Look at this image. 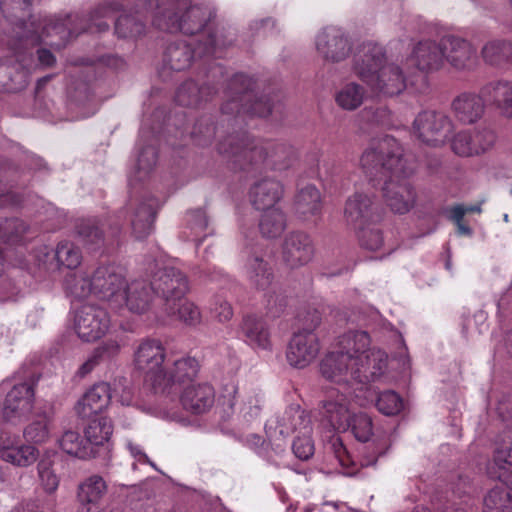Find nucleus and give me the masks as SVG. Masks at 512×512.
Wrapping results in <instances>:
<instances>
[{
	"label": "nucleus",
	"instance_id": "60",
	"mask_svg": "<svg viewBox=\"0 0 512 512\" xmlns=\"http://www.w3.org/2000/svg\"><path fill=\"white\" fill-rule=\"evenodd\" d=\"M40 485L48 494L54 493L59 486V478L53 469L50 458H42L37 464Z\"/></svg>",
	"mask_w": 512,
	"mask_h": 512
},
{
	"label": "nucleus",
	"instance_id": "27",
	"mask_svg": "<svg viewBox=\"0 0 512 512\" xmlns=\"http://www.w3.org/2000/svg\"><path fill=\"white\" fill-rule=\"evenodd\" d=\"M158 208L159 202L155 197L145 198L133 207L131 228L137 239H144L152 232Z\"/></svg>",
	"mask_w": 512,
	"mask_h": 512
},
{
	"label": "nucleus",
	"instance_id": "12",
	"mask_svg": "<svg viewBox=\"0 0 512 512\" xmlns=\"http://www.w3.org/2000/svg\"><path fill=\"white\" fill-rule=\"evenodd\" d=\"M75 331L86 342L98 340L107 332L110 318L102 307L85 304L76 313Z\"/></svg>",
	"mask_w": 512,
	"mask_h": 512
},
{
	"label": "nucleus",
	"instance_id": "10",
	"mask_svg": "<svg viewBox=\"0 0 512 512\" xmlns=\"http://www.w3.org/2000/svg\"><path fill=\"white\" fill-rule=\"evenodd\" d=\"M39 380V375L32 374L29 381L16 384L7 393L2 417L7 422H15L28 415L34 406V386Z\"/></svg>",
	"mask_w": 512,
	"mask_h": 512
},
{
	"label": "nucleus",
	"instance_id": "13",
	"mask_svg": "<svg viewBox=\"0 0 512 512\" xmlns=\"http://www.w3.org/2000/svg\"><path fill=\"white\" fill-rule=\"evenodd\" d=\"M93 294L105 301L123 300L124 276L114 265H100L90 276Z\"/></svg>",
	"mask_w": 512,
	"mask_h": 512
},
{
	"label": "nucleus",
	"instance_id": "20",
	"mask_svg": "<svg viewBox=\"0 0 512 512\" xmlns=\"http://www.w3.org/2000/svg\"><path fill=\"white\" fill-rule=\"evenodd\" d=\"M371 339L366 331L350 330L341 336L337 341V349L349 356L354 365L366 364L369 360V366H373L372 353L381 351L370 347Z\"/></svg>",
	"mask_w": 512,
	"mask_h": 512
},
{
	"label": "nucleus",
	"instance_id": "30",
	"mask_svg": "<svg viewBox=\"0 0 512 512\" xmlns=\"http://www.w3.org/2000/svg\"><path fill=\"white\" fill-rule=\"evenodd\" d=\"M28 78V69L14 58L0 61V92H20L27 87Z\"/></svg>",
	"mask_w": 512,
	"mask_h": 512
},
{
	"label": "nucleus",
	"instance_id": "28",
	"mask_svg": "<svg viewBox=\"0 0 512 512\" xmlns=\"http://www.w3.org/2000/svg\"><path fill=\"white\" fill-rule=\"evenodd\" d=\"M217 91L214 85H199L193 80H187L178 87L174 99L180 106L198 108L210 101Z\"/></svg>",
	"mask_w": 512,
	"mask_h": 512
},
{
	"label": "nucleus",
	"instance_id": "50",
	"mask_svg": "<svg viewBox=\"0 0 512 512\" xmlns=\"http://www.w3.org/2000/svg\"><path fill=\"white\" fill-rule=\"evenodd\" d=\"M118 4L109 3L106 5H102L97 7L91 14L88 19L89 24H86V20L83 19L80 25V31L82 32H90V33H102L106 32L109 29V24L105 21H102V18L108 17L109 13L112 11L118 10Z\"/></svg>",
	"mask_w": 512,
	"mask_h": 512
},
{
	"label": "nucleus",
	"instance_id": "41",
	"mask_svg": "<svg viewBox=\"0 0 512 512\" xmlns=\"http://www.w3.org/2000/svg\"><path fill=\"white\" fill-rule=\"evenodd\" d=\"M287 226L285 213L281 208L265 209L259 220V230L263 237L277 238Z\"/></svg>",
	"mask_w": 512,
	"mask_h": 512
},
{
	"label": "nucleus",
	"instance_id": "35",
	"mask_svg": "<svg viewBox=\"0 0 512 512\" xmlns=\"http://www.w3.org/2000/svg\"><path fill=\"white\" fill-rule=\"evenodd\" d=\"M321 194L314 185H306L297 190L294 201V214L301 220L307 221L321 213Z\"/></svg>",
	"mask_w": 512,
	"mask_h": 512
},
{
	"label": "nucleus",
	"instance_id": "43",
	"mask_svg": "<svg viewBox=\"0 0 512 512\" xmlns=\"http://www.w3.org/2000/svg\"><path fill=\"white\" fill-rule=\"evenodd\" d=\"M3 1L4 0H0V10L7 21L21 30L16 32L17 36L20 38L22 33L27 32V30L31 28V26L28 27L26 21L27 18H31L29 13L30 0H23L19 8V4H17L15 0L7 1L6 5L3 4Z\"/></svg>",
	"mask_w": 512,
	"mask_h": 512
},
{
	"label": "nucleus",
	"instance_id": "8",
	"mask_svg": "<svg viewBox=\"0 0 512 512\" xmlns=\"http://www.w3.org/2000/svg\"><path fill=\"white\" fill-rule=\"evenodd\" d=\"M165 356V348L158 339H144L134 352L136 368L145 373L147 381L151 382L156 392L159 382L165 378L163 375Z\"/></svg>",
	"mask_w": 512,
	"mask_h": 512
},
{
	"label": "nucleus",
	"instance_id": "17",
	"mask_svg": "<svg viewBox=\"0 0 512 512\" xmlns=\"http://www.w3.org/2000/svg\"><path fill=\"white\" fill-rule=\"evenodd\" d=\"M320 351L319 339L312 329H303L293 334L287 348V361L295 368L308 366Z\"/></svg>",
	"mask_w": 512,
	"mask_h": 512
},
{
	"label": "nucleus",
	"instance_id": "34",
	"mask_svg": "<svg viewBox=\"0 0 512 512\" xmlns=\"http://www.w3.org/2000/svg\"><path fill=\"white\" fill-rule=\"evenodd\" d=\"M245 341L252 347L270 350L272 348L271 333L266 321L256 315L243 317L240 325Z\"/></svg>",
	"mask_w": 512,
	"mask_h": 512
},
{
	"label": "nucleus",
	"instance_id": "53",
	"mask_svg": "<svg viewBox=\"0 0 512 512\" xmlns=\"http://www.w3.org/2000/svg\"><path fill=\"white\" fill-rule=\"evenodd\" d=\"M235 35L225 27H216L209 32L204 43V53L213 55L217 50L231 46L235 42Z\"/></svg>",
	"mask_w": 512,
	"mask_h": 512
},
{
	"label": "nucleus",
	"instance_id": "3",
	"mask_svg": "<svg viewBox=\"0 0 512 512\" xmlns=\"http://www.w3.org/2000/svg\"><path fill=\"white\" fill-rule=\"evenodd\" d=\"M360 165L370 180L384 182L401 175L410 176L414 172V167L404 158L402 147L391 136H385L366 149L360 158Z\"/></svg>",
	"mask_w": 512,
	"mask_h": 512
},
{
	"label": "nucleus",
	"instance_id": "15",
	"mask_svg": "<svg viewBox=\"0 0 512 512\" xmlns=\"http://www.w3.org/2000/svg\"><path fill=\"white\" fill-rule=\"evenodd\" d=\"M387 63L383 46L374 42L362 43L353 56L354 74L365 84Z\"/></svg>",
	"mask_w": 512,
	"mask_h": 512
},
{
	"label": "nucleus",
	"instance_id": "31",
	"mask_svg": "<svg viewBox=\"0 0 512 512\" xmlns=\"http://www.w3.org/2000/svg\"><path fill=\"white\" fill-rule=\"evenodd\" d=\"M492 477L512 489V438L507 437L496 443L493 463L489 467Z\"/></svg>",
	"mask_w": 512,
	"mask_h": 512
},
{
	"label": "nucleus",
	"instance_id": "22",
	"mask_svg": "<svg viewBox=\"0 0 512 512\" xmlns=\"http://www.w3.org/2000/svg\"><path fill=\"white\" fill-rule=\"evenodd\" d=\"M408 62L424 73L439 71L444 66L440 40H422L414 45Z\"/></svg>",
	"mask_w": 512,
	"mask_h": 512
},
{
	"label": "nucleus",
	"instance_id": "62",
	"mask_svg": "<svg viewBox=\"0 0 512 512\" xmlns=\"http://www.w3.org/2000/svg\"><path fill=\"white\" fill-rule=\"evenodd\" d=\"M356 230L361 247L370 251H377L383 246V235L379 228L368 224Z\"/></svg>",
	"mask_w": 512,
	"mask_h": 512
},
{
	"label": "nucleus",
	"instance_id": "23",
	"mask_svg": "<svg viewBox=\"0 0 512 512\" xmlns=\"http://www.w3.org/2000/svg\"><path fill=\"white\" fill-rule=\"evenodd\" d=\"M320 414L334 430L346 431L349 429L351 414L347 398L343 393L336 390L330 391L327 399L321 401Z\"/></svg>",
	"mask_w": 512,
	"mask_h": 512
},
{
	"label": "nucleus",
	"instance_id": "46",
	"mask_svg": "<svg viewBox=\"0 0 512 512\" xmlns=\"http://www.w3.org/2000/svg\"><path fill=\"white\" fill-rule=\"evenodd\" d=\"M282 108V104L279 100H274L270 96H261L259 98H255L252 101V97L250 100H245V103H241L240 105V113H247L253 116L258 117H267L273 113V111H280Z\"/></svg>",
	"mask_w": 512,
	"mask_h": 512
},
{
	"label": "nucleus",
	"instance_id": "40",
	"mask_svg": "<svg viewBox=\"0 0 512 512\" xmlns=\"http://www.w3.org/2000/svg\"><path fill=\"white\" fill-rule=\"evenodd\" d=\"M193 59V50L185 42L170 43L163 57L164 65L173 71H183L187 69Z\"/></svg>",
	"mask_w": 512,
	"mask_h": 512
},
{
	"label": "nucleus",
	"instance_id": "44",
	"mask_svg": "<svg viewBox=\"0 0 512 512\" xmlns=\"http://www.w3.org/2000/svg\"><path fill=\"white\" fill-rule=\"evenodd\" d=\"M173 308L168 309L167 307L162 308L163 312L178 321H181L189 326H196L201 322V312L199 308L184 297L181 301H176Z\"/></svg>",
	"mask_w": 512,
	"mask_h": 512
},
{
	"label": "nucleus",
	"instance_id": "45",
	"mask_svg": "<svg viewBox=\"0 0 512 512\" xmlns=\"http://www.w3.org/2000/svg\"><path fill=\"white\" fill-rule=\"evenodd\" d=\"M60 448L67 454L81 459L93 458L91 446H86L85 439L73 430H67L58 440Z\"/></svg>",
	"mask_w": 512,
	"mask_h": 512
},
{
	"label": "nucleus",
	"instance_id": "7",
	"mask_svg": "<svg viewBox=\"0 0 512 512\" xmlns=\"http://www.w3.org/2000/svg\"><path fill=\"white\" fill-rule=\"evenodd\" d=\"M83 22V18L79 16L67 15L62 19H50L42 28L40 33L37 27H34V22H30L31 28L27 32L20 35V40L24 45H35L37 44L42 36H53L57 35L60 38V42H50L51 46H56L58 49L64 47L68 41L76 38L80 33L79 23Z\"/></svg>",
	"mask_w": 512,
	"mask_h": 512
},
{
	"label": "nucleus",
	"instance_id": "63",
	"mask_svg": "<svg viewBox=\"0 0 512 512\" xmlns=\"http://www.w3.org/2000/svg\"><path fill=\"white\" fill-rule=\"evenodd\" d=\"M362 124L367 128L386 125L390 122V111L387 107H365L358 115Z\"/></svg>",
	"mask_w": 512,
	"mask_h": 512
},
{
	"label": "nucleus",
	"instance_id": "47",
	"mask_svg": "<svg viewBox=\"0 0 512 512\" xmlns=\"http://www.w3.org/2000/svg\"><path fill=\"white\" fill-rule=\"evenodd\" d=\"M63 287L67 294L77 299L93 294L90 276L85 273L69 272L64 278Z\"/></svg>",
	"mask_w": 512,
	"mask_h": 512
},
{
	"label": "nucleus",
	"instance_id": "4",
	"mask_svg": "<svg viewBox=\"0 0 512 512\" xmlns=\"http://www.w3.org/2000/svg\"><path fill=\"white\" fill-rule=\"evenodd\" d=\"M372 355V367L368 365L369 361L358 366L336 348L321 360L320 373L325 379L335 383H349L353 380L366 384L375 381L387 367V355L384 351H375Z\"/></svg>",
	"mask_w": 512,
	"mask_h": 512
},
{
	"label": "nucleus",
	"instance_id": "64",
	"mask_svg": "<svg viewBox=\"0 0 512 512\" xmlns=\"http://www.w3.org/2000/svg\"><path fill=\"white\" fill-rule=\"evenodd\" d=\"M390 447V441L386 436L377 437L373 442L364 447L362 466L375 465L380 456L385 455Z\"/></svg>",
	"mask_w": 512,
	"mask_h": 512
},
{
	"label": "nucleus",
	"instance_id": "38",
	"mask_svg": "<svg viewBox=\"0 0 512 512\" xmlns=\"http://www.w3.org/2000/svg\"><path fill=\"white\" fill-rule=\"evenodd\" d=\"M480 55L490 66H502L512 61V42L507 39H491L484 43Z\"/></svg>",
	"mask_w": 512,
	"mask_h": 512
},
{
	"label": "nucleus",
	"instance_id": "55",
	"mask_svg": "<svg viewBox=\"0 0 512 512\" xmlns=\"http://www.w3.org/2000/svg\"><path fill=\"white\" fill-rule=\"evenodd\" d=\"M157 158L158 152L154 146L144 147L138 156L135 175L130 180V183L132 184L134 181L141 182L147 179L156 166Z\"/></svg>",
	"mask_w": 512,
	"mask_h": 512
},
{
	"label": "nucleus",
	"instance_id": "37",
	"mask_svg": "<svg viewBox=\"0 0 512 512\" xmlns=\"http://www.w3.org/2000/svg\"><path fill=\"white\" fill-rule=\"evenodd\" d=\"M482 97L495 105L506 117H512V83L505 80L491 81L481 88Z\"/></svg>",
	"mask_w": 512,
	"mask_h": 512
},
{
	"label": "nucleus",
	"instance_id": "21",
	"mask_svg": "<svg viewBox=\"0 0 512 512\" xmlns=\"http://www.w3.org/2000/svg\"><path fill=\"white\" fill-rule=\"evenodd\" d=\"M408 176L391 178L384 182L383 198L392 212L405 214L414 206L416 193L407 180Z\"/></svg>",
	"mask_w": 512,
	"mask_h": 512
},
{
	"label": "nucleus",
	"instance_id": "56",
	"mask_svg": "<svg viewBox=\"0 0 512 512\" xmlns=\"http://www.w3.org/2000/svg\"><path fill=\"white\" fill-rule=\"evenodd\" d=\"M216 135V125L212 116H201L195 122L191 137L199 146L209 145Z\"/></svg>",
	"mask_w": 512,
	"mask_h": 512
},
{
	"label": "nucleus",
	"instance_id": "19",
	"mask_svg": "<svg viewBox=\"0 0 512 512\" xmlns=\"http://www.w3.org/2000/svg\"><path fill=\"white\" fill-rule=\"evenodd\" d=\"M365 85L377 96L393 97L406 88V78L401 67L386 63Z\"/></svg>",
	"mask_w": 512,
	"mask_h": 512
},
{
	"label": "nucleus",
	"instance_id": "14",
	"mask_svg": "<svg viewBox=\"0 0 512 512\" xmlns=\"http://www.w3.org/2000/svg\"><path fill=\"white\" fill-rule=\"evenodd\" d=\"M314 243L303 231L289 232L282 243V260L290 269L308 264L314 257Z\"/></svg>",
	"mask_w": 512,
	"mask_h": 512
},
{
	"label": "nucleus",
	"instance_id": "29",
	"mask_svg": "<svg viewBox=\"0 0 512 512\" xmlns=\"http://www.w3.org/2000/svg\"><path fill=\"white\" fill-rule=\"evenodd\" d=\"M111 401V388L108 383L95 384L81 400L75 409L81 418H90L92 415L101 413Z\"/></svg>",
	"mask_w": 512,
	"mask_h": 512
},
{
	"label": "nucleus",
	"instance_id": "11",
	"mask_svg": "<svg viewBox=\"0 0 512 512\" xmlns=\"http://www.w3.org/2000/svg\"><path fill=\"white\" fill-rule=\"evenodd\" d=\"M413 129L422 142L437 146L444 143L452 131V122L442 112L423 111L415 118Z\"/></svg>",
	"mask_w": 512,
	"mask_h": 512
},
{
	"label": "nucleus",
	"instance_id": "61",
	"mask_svg": "<svg viewBox=\"0 0 512 512\" xmlns=\"http://www.w3.org/2000/svg\"><path fill=\"white\" fill-rule=\"evenodd\" d=\"M27 230L28 226L23 220L18 218L5 219L0 224V240L5 243H15L22 238Z\"/></svg>",
	"mask_w": 512,
	"mask_h": 512
},
{
	"label": "nucleus",
	"instance_id": "57",
	"mask_svg": "<svg viewBox=\"0 0 512 512\" xmlns=\"http://www.w3.org/2000/svg\"><path fill=\"white\" fill-rule=\"evenodd\" d=\"M145 31V23L140 18L124 14L115 22V33L121 38L140 36Z\"/></svg>",
	"mask_w": 512,
	"mask_h": 512
},
{
	"label": "nucleus",
	"instance_id": "6",
	"mask_svg": "<svg viewBox=\"0 0 512 512\" xmlns=\"http://www.w3.org/2000/svg\"><path fill=\"white\" fill-rule=\"evenodd\" d=\"M121 231V225L117 221L101 222L96 218L81 219L75 226L79 240L90 250L118 244Z\"/></svg>",
	"mask_w": 512,
	"mask_h": 512
},
{
	"label": "nucleus",
	"instance_id": "48",
	"mask_svg": "<svg viewBox=\"0 0 512 512\" xmlns=\"http://www.w3.org/2000/svg\"><path fill=\"white\" fill-rule=\"evenodd\" d=\"M249 280L251 284L259 289H267L273 281L274 275L268 262L260 257H254L249 264Z\"/></svg>",
	"mask_w": 512,
	"mask_h": 512
},
{
	"label": "nucleus",
	"instance_id": "2",
	"mask_svg": "<svg viewBox=\"0 0 512 512\" xmlns=\"http://www.w3.org/2000/svg\"><path fill=\"white\" fill-rule=\"evenodd\" d=\"M153 11L152 23L159 30L194 35L201 32L215 18L207 6L193 5V0H140Z\"/></svg>",
	"mask_w": 512,
	"mask_h": 512
},
{
	"label": "nucleus",
	"instance_id": "25",
	"mask_svg": "<svg viewBox=\"0 0 512 512\" xmlns=\"http://www.w3.org/2000/svg\"><path fill=\"white\" fill-rule=\"evenodd\" d=\"M284 189L282 184L272 178L256 181L250 188V200L257 210L278 208L276 204L282 199Z\"/></svg>",
	"mask_w": 512,
	"mask_h": 512
},
{
	"label": "nucleus",
	"instance_id": "36",
	"mask_svg": "<svg viewBox=\"0 0 512 512\" xmlns=\"http://www.w3.org/2000/svg\"><path fill=\"white\" fill-rule=\"evenodd\" d=\"M123 293L128 309L137 314L145 313L151 306L154 290L150 282L135 280L125 285Z\"/></svg>",
	"mask_w": 512,
	"mask_h": 512
},
{
	"label": "nucleus",
	"instance_id": "18",
	"mask_svg": "<svg viewBox=\"0 0 512 512\" xmlns=\"http://www.w3.org/2000/svg\"><path fill=\"white\" fill-rule=\"evenodd\" d=\"M316 48L325 61L338 63L350 55L352 43L340 28L327 27L318 34Z\"/></svg>",
	"mask_w": 512,
	"mask_h": 512
},
{
	"label": "nucleus",
	"instance_id": "39",
	"mask_svg": "<svg viewBox=\"0 0 512 512\" xmlns=\"http://www.w3.org/2000/svg\"><path fill=\"white\" fill-rule=\"evenodd\" d=\"M113 433L112 421L104 416L92 419L84 430L86 446H91L93 457Z\"/></svg>",
	"mask_w": 512,
	"mask_h": 512
},
{
	"label": "nucleus",
	"instance_id": "54",
	"mask_svg": "<svg viewBox=\"0 0 512 512\" xmlns=\"http://www.w3.org/2000/svg\"><path fill=\"white\" fill-rule=\"evenodd\" d=\"M51 415L48 413L37 414V419L24 429V437L27 441L36 444L44 443L49 438V424Z\"/></svg>",
	"mask_w": 512,
	"mask_h": 512
},
{
	"label": "nucleus",
	"instance_id": "32",
	"mask_svg": "<svg viewBox=\"0 0 512 512\" xmlns=\"http://www.w3.org/2000/svg\"><path fill=\"white\" fill-rule=\"evenodd\" d=\"M253 81L245 74H235L228 82L226 96L228 100L222 105L221 110L226 114H239L240 105L245 100H250V91Z\"/></svg>",
	"mask_w": 512,
	"mask_h": 512
},
{
	"label": "nucleus",
	"instance_id": "5",
	"mask_svg": "<svg viewBox=\"0 0 512 512\" xmlns=\"http://www.w3.org/2000/svg\"><path fill=\"white\" fill-rule=\"evenodd\" d=\"M154 293L161 299L162 308H173L172 305L189 291L187 276L178 268L165 266L158 268L151 276Z\"/></svg>",
	"mask_w": 512,
	"mask_h": 512
},
{
	"label": "nucleus",
	"instance_id": "1",
	"mask_svg": "<svg viewBox=\"0 0 512 512\" xmlns=\"http://www.w3.org/2000/svg\"><path fill=\"white\" fill-rule=\"evenodd\" d=\"M218 153L231 169L248 171L270 157L275 169L287 168L292 160V152L284 145L263 143L246 132L232 133L217 144Z\"/></svg>",
	"mask_w": 512,
	"mask_h": 512
},
{
	"label": "nucleus",
	"instance_id": "51",
	"mask_svg": "<svg viewBox=\"0 0 512 512\" xmlns=\"http://www.w3.org/2000/svg\"><path fill=\"white\" fill-rule=\"evenodd\" d=\"M365 89L362 85L351 82L346 84L336 95L337 104L345 110L357 109L364 100Z\"/></svg>",
	"mask_w": 512,
	"mask_h": 512
},
{
	"label": "nucleus",
	"instance_id": "33",
	"mask_svg": "<svg viewBox=\"0 0 512 512\" xmlns=\"http://www.w3.org/2000/svg\"><path fill=\"white\" fill-rule=\"evenodd\" d=\"M198 371L199 363L195 358L188 356L176 360L167 372L163 371L165 378L159 382L157 392H165L172 385H182L192 381Z\"/></svg>",
	"mask_w": 512,
	"mask_h": 512
},
{
	"label": "nucleus",
	"instance_id": "42",
	"mask_svg": "<svg viewBox=\"0 0 512 512\" xmlns=\"http://www.w3.org/2000/svg\"><path fill=\"white\" fill-rule=\"evenodd\" d=\"M107 493V484L99 475H92L78 487L77 497L81 505H96Z\"/></svg>",
	"mask_w": 512,
	"mask_h": 512
},
{
	"label": "nucleus",
	"instance_id": "58",
	"mask_svg": "<svg viewBox=\"0 0 512 512\" xmlns=\"http://www.w3.org/2000/svg\"><path fill=\"white\" fill-rule=\"evenodd\" d=\"M55 257L59 265L68 269H74L81 263V252L72 242H60L55 251Z\"/></svg>",
	"mask_w": 512,
	"mask_h": 512
},
{
	"label": "nucleus",
	"instance_id": "59",
	"mask_svg": "<svg viewBox=\"0 0 512 512\" xmlns=\"http://www.w3.org/2000/svg\"><path fill=\"white\" fill-rule=\"evenodd\" d=\"M349 428L360 442H368L373 435V423L370 416L366 413H357L349 418Z\"/></svg>",
	"mask_w": 512,
	"mask_h": 512
},
{
	"label": "nucleus",
	"instance_id": "9",
	"mask_svg": "<svg viewBox=\"0 0 512 512\" xmlns=\"http://www.w3.org/2000/svg\"><path fill=\"white\" fill-rule=\"evenodd\" d=\"M440 43L444 63L447 62L454 70L472 71L477 67V51L469 40L449 34L441 37Z\"/></svg>",
	"mask_w": 512,
	"mask_h": 512
},
{
	"label": "nucleus",
	"instance_id": "16",
	"mask_svg": "<svg viewBox=\"0 0 512 512\" xmlns=\"http://www.w3.org/2000/svg\"><path fill=\"white\" fill-rule=\"evenodd\" d=\"M344 217L349 225L357 229L378 222L381 219V213L371 195L356 192L346 200Z\"/></svg>",
	"mask_w": 512,
	"mask_h": 512
},
{
	"label": "nucleus",
	"instance_id": "24",
	"mask_svg": "<svg viewBox=\"0 0 512 512\" xmlns=\"http://www.w3.org/2000/svg\"><path fill=\"white\" fill-rule=\"evenodd\" d=\"M215 401L214 388L208 383L191 384L184 388L180 402L183 408L195 415L206 413Z\"/></svg>",
	"mask_w": 512,
	"mask_h": 512
},
{
	"label": "nucleus",
	"instance_id": "49",
	"mask_svg": "<svg viewBox=\"0 0 512 512\" xmlns=\"http://www.w3.org/2000/svg\"><path fill=\"white\" fill-rule=\"evenodd\" d=\"M484 512H512V496L507 488L495 487L484 497Z\"/></svg>",
	"mask_w": 512,
	"mask_h": 512
},
{
	"label": "nucleus",
	"instance_id": "26",
	"mask_svg": "<svg viewBox=\"0 0 512 512\" xmlns=\"http://www.w3.org/2000/svg\"><path fill=\"white\" fill-rule=\"evenodd\" d=\"M485 103L487 102L482 97L481 90L479 94L463 92L453 99L451 108L460 122L472 124L483 116Z\"/></svg>",
	"mask_w": 512,
	"mask_h": 512
},
{
	"label": "nucleus",
	"instance_id": "52",
	"mask_svg": "<svg viewBox=\"0 0 512 512\" xmlns=\"http://www.w3.org/2000/svg\"><path fill=\"white\" fill-rule=\"evenodd\" d=\"M38 456V449L31 445H22L2 451V458L5 461L23 467L33 464Z\"/></svg>",
	"mask_w": 512,
	"mask_h": 512
}]
</instances>
